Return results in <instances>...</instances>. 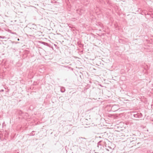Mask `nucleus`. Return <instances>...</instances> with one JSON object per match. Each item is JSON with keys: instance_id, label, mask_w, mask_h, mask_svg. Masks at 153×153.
Here are the masks:
<instances>
[{"instance_id": "423d86ee", "label": "nucleus", "mask_w": 153, "mask_h": 153, "mask_svg": "<svg viewBox=\"0 0 153 153\" xmlns=\"http://www.w3.org/2000/svg\"><path fill=\"white\" fill-rule=\"evenodd\" d=\"M18 113L19 115H21L23 114V112L21 110H20L18 111Z\"/></svg>"}, {"instance_id": "20e7f679", "label": "nucleus", "mask_w": 153, "mask_h": 153, "mask_svg": "<svg viewBox=\"0 0 153 153\" xmlns=\"http://www.w3.org/2000/svg\"><path fill=\"white\" fill-rule=\"evenodd\" d=\"M40 42L41 44L44 45H46V46H49V44L47 43H46V42Z\"/></svg>"}, {"instance_id": "ddd939ff", "label": "nucleus", "mask_w": 153, "mask_h": 153, "mask_svg": "<svg viewBox=\"0 0 153 153\" xmlns=\"http://www.w3.org/2000/svg\"><path fill=\"white\" fill-rule=\"evenodd\" d=\"M140 144V143H137V144Z\"/></svg>"}, {"instance_id": "a211bd4d", "label": "nucleus", "mask_w": 153, "mask_h": 153, "mask_svg": "<svg viewBox=\"0 0 153 153\" xmlns=\"http://www.w3.org/2000/svg\"><path fill=\"white\" fill-rule=\"evenodd\" d=\"M152 91H153V89H152Z\"/></svg>"}, {"instance_id": "0eeeda50", "label": "nucleus", "mask_w": 153, "mask_h": 153, "mask_svg": "<svg viewBox=\"0 0 153 153\" xmlns=\"http://www.w3.org/2000/svg\"><path fill=\"white\" fill-rule=\"evenodd\" d=\"M35 131H32L31 133L30 134V136H33L35 135Z\"/></svg>"}, {"instance_id": "f03ea898", "label": "nucleus", "mask_w": 153, "mask_h": 153, "mask_svg": "<svg viewBox=\"0 0 153 153\" xmlns=\"http://www.w3.org/2000/svg\"><path fill=\"white\" fill-rule=\"evenodd\" d=\"M37 28V26L34 24H33L31 25V28L30 29L32 30V29H33L34 30H36Z\"/></svg>"}, {"instance_id": "f257e3e1", "label": "nucleus", "mask_w": 153, "mask_h": 153, "mask_svg": "<svg viewBox=\"0 0 153 153\" xmlns=\"http://www.w3.org/2000/svg\"><path fill=\"white\" fill-rule=\"evenodd\" d=\"M131 116L136 118L141 119L142 118L143 115L141 113H138L137 112H134L131 114Z\"/></svg>"}, {"instance_id": "dca6fc26", "label": "nucleus", "mask_w": 153, "mask_h": 153, "mask_svg": "<svg viewBox=\"0 0 153 153\" xmlns=\"http://www.w3.org/2000/svg\"><path fill=\"white\" fill-rule=\"evenodd\" d=\"M17 40H18V41H19V39H18Z\"/></svg>"}, {"instance_id": "6e6552de", "label": "nucleus", "mask_w": 153, "mask_h": 153, "mask_svg": "<svg viewBox=\"0 0 153 153\" xmlns=\"http://www.w3.org/2000/svg\"><path fill=\"white\" fill-rule=\"evenodd\" d=\"M5 38V37L4 36H0V38L4 39Z\"/></svg>"}, {"instance_id": "2eb2a0df", "label": "nucleus", "mask_w": 153, "mask_h": 153, "mask_svg": "<svg viewBox=\"0 0 153 153\" xmlns=\"http://www.w3.org/2000/svg\"><path fill=\"white\" fill-rule=\"evenodd\" d=\"M98 145H100V144H99V142L98 143Z\"/></svg>"}, {"instance_id": "f3484780", "label": "nucleus", "mask_w": 153, "mask_h": 153, "mask_svg": "<svg viewBox=\"0 0 153 153\" xmlns=\"http://www.w3.org/2000/svg\"><path fill=\"white\" fill-rule=\"evenodd\" d=\"M68 68H71L70 67H68Z\"/></svg>"}, {"instance_id": "f8f14e48", "label": "nucleus", "mask_w": 153, "mask_h": 153, "mask_svg": "<svg viewBox=\"0 0 153 153\" xmlns=\"http://www.w3.org/2000/svg\"><path fill=\"white\" fill-rule=\"evenodd\" d=\"M54 45L56 47L57 46L56 45V44H54Z\"/></svg>"}, {"instance_id": "7ed1b4c3", "label": "nucleus", "mask_w": 153, "mask_h": 153, "mask_svg": "<svg viewBox=\"0 0 153 153\" xmlns=\"http://www.w3.org/2000/svg\"><path fill=\"white\" fill-rule=\"evenodd\" d=\"M106 149L107 151H109L110 149H112L109 146H105Z\"/></svg>"}, {"instance_id": "9b49d317", "label": "nucleus", "mask_w": 153, "mask_h": 153, "mask_svg": "<svg viewBox=\"0 0 153 153\" xmlns=\"http://www.w3.org/2000/svg\"><path fill=\"white\" fill-rule=\"evenodd\" d=\"M82 11H83V10H80V12H81V13H82Z\"/></svg>"}, {"instance_id": "4468645a", "label": "nucleus", "mask_w": 153, "mask_h": 153, "mask_svg": "<svg viewBox=\"0 0 153 153\" xmlns=\"http://www.w3.org/2000/svg\"><path fill=\"white\" fill-rule=\"evenodd\" d=\"M98 145H100V144H99V142L98 143Z\"/></svg>"}, {"instance_id": "1a4fd4ad", "label": "nucleus", "mask_w": 153, "mask_h": 153, "mask_svg": "<svg viewBox=\"0 0 153 153\" xmlns=\"http://www.w3.org/2000/svg\"><path fill=\"white\" fill-rule=\"evenodd\" d=\"M4 91V90L1 89V90H0V92H3V91Z\"/></svg>"}, {"instance_id": "39448f33", "label": "nucleus", "mask_w": 153, "mask_h": 153, "mask_svg": "<svg viewBox=\"0 0 153 153\" xmlns=\"http://www.w3.org/2000/svg\"><path fill=\"white\" fill-rule=\"evenodd\" d=\"M61 91L62 92H64L65 91V89L64 87H62L60 88Z\"/></svg>"}, {"instance_id": "9d476101", "label": "nucleus", "mask_w": 153, "mask_h": 153, "mask_svg": "<svg viewBox=\"0 0 153 153\" xmlns=\"http://www.w3.org/2000/svg\"><path fill=\"white\" fill-rule=\"evenodd\" d=\"M81 138H82V139H86L85 138H84V137H81Z\"/></svg>"}]
</instances>
